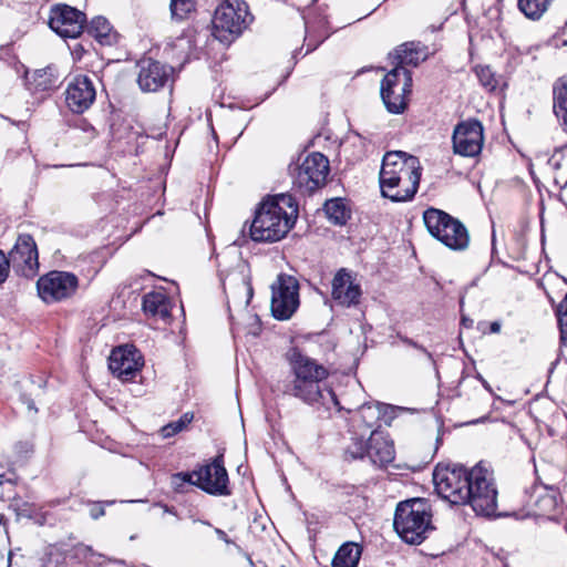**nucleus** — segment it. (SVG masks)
Returning <instances> with one entry per match:
<instances>
[{
  "mask_svg": "<svg viewBox=\"0 0 567 567\" xmlns=\"http://www.w3.org/2000/svg\"><path fill=\"white\" fill-rule=\"evenodd\" d=\"M288 360L292 377L284 381L281 389L284 394L293 396L308 405L323 406L326 410L334 406L341 410L334 392L322 386V382L329 374L322 364L298 349H291L288 352Z\"/></svg>",
  "mask_w": 567,
  "mask_h": 567,
  "instance_id": "1",
  "label": "nucleus"
},
{
  "mask_svg": "<svg viewBox=\"0 0 567 567\" xmlns=\"http://www.w3.org/2000/svg\"><path fill=\"white\" fill-rule=\"evenodd\" d=\"M422 166L416 156L402 151L386 152L379 174L381 194L394 203L409 202L417 192Z\"/></svg>",
  "mask_w": 567,
  "mask_h": 567,
  "instance_id": "2",
  "label": "nucleus"
},
{
  "mask_svg": "<svg viewBox=\"0 0 567 567\" xmlns=\"http://www.w3.org/2000/svg\"><path fill=\"white\" fill-rule=\"evenodd\" d=\"M298 216V204L290 194L264 200L256 210L249 235L257 243H276L286 237Z\"/></svg>",
  "mask_w": 567,
  "mask_h": 567,
  "instance_id": "3",
  "label": "nucleus"
},
{
  "mask_svg": "<svg viewBox=\"0 0 567 567\" xmlns=\"http://www.w3.org/2000/svg\"><path fill=\"white\" fill-rule=\"evenodd\" d=\"M431 512L423 498H411L400 502L396 506L393 527L398 535L408 544L419 545L433 530Z\"/></svg>",
  "mask_w": 567,
  "mask_h": 567,
  "instance_id": "4",
  "label": "nucleus"
},
{
  "mask_svg": "<svg viewBox=\"0 0 567 567\" xmlns=\"http://www.w3.org/2000/svg\"><path fill=\"white\" fill-rule=\"evenodd\" d=\"M466 495L472 509L484 517H499L497 513V488L494 481L493 472L483 464L477 463L471 468L470 481Z\"/></svg>",
  "mask_w": 567,
  "mask_h": 567,
  "instance_id": "5",
  "label": "nucleus"
},
{
  "mask_svg": "<svg viewBox=\"0 0 567 567\" xmlns=\"http://www.w3.org/2000/svg\"><path fill=\"white\" fill-rule=\"evenodd\" d=\"M423 220L429 233L447 248L465 250L468 247L470 235L466 227L450 214L431 207L423 213Z\"/></svg>",
  "mask_w": 567,
  "mask_h": 567,
  "instance_id": "6",
  "label": "nucleus"
},
{
  "mask_svg": "<svg viewBox=\"0 0 567 567\" xmlns=\"http://www.w3.org/2000/svg\"><path fill=\"white\" fill-rule=\"evenodd\" d=\"M252 16L244 0H226L213 19L214 34L220 42L230 43L249 25Z\"/></svg>",
  "mask_w": 567,
  "mask_h": 567,
  "instance_id": "7",
  "label": "nucleus"
},
{
  "mask_svg": "<svg viewBox=\"0 0 567 567\" xmlns=\"http://www.w3.org/2000/svg\"><path fill=\"white\" fill-rule=\"evenodd\" d=\"M471 470L461 464H437L433 471V483L440 497L452 505H466Z\"/></svg>",
  "mask_w": 567,
  "mask_h": 567,
  "instance_id": "8",
  "label": "nucleus"
},
{
  "mask_svg": "<svg viewBox=\"0 0 567 567\" xmlns=\"http://www.w3.org/2000/svg\"><path fill=\"white\" fill-rule=\"evenodd\" d=\"M412 89V73L405 68H393L381 81V99L388 112L401 114L408 106Z\"/></svg>",
  "mask_w": 567,
  "mask_h": 567,
  "instance_id": "9",
  "label": "nucleus"
},
{
  "mask_svg": "<svg viewBox=\"0 0 567 567\" xmlns=\"http://www.w3.org/2000/svg\"><path fill=\"white\" fill-rule=\"evenodd\" d=\"M79 288V278L69 271L52 270L38 279L39 297L45 303L60 302L73 297Z\"/></svg>",
  "mask_w": 567,
  "mask_h": 567,
  "instance_id": "10",
  "label": "nucleus"
},
{
  "mask_svg": "<svg viewBox=\"0 0 567 567\" xmlns=\"http://www.w3.org/2000/svg\"><path fill=\"white\" fill-rule=\"evenodd\" d=\"M271 312L278 320H288L299 307V284L288 275H279L271 286Z\"/></svg>",
  "mask_w": 567,
  "mask_h": 567,
  "instance_id": "11",
  "label": "nucleus"
},
{
  "mask_svg": "<svg viewBox=\"0 0 567 567\" xmlns=\"http://www.w3.org/2000/svg\"><path fill=\"white\" fill-rule=\"evenodd\" d=\"M196 487L205 493L215 496H228L230 489L228 487L229 478L224 463V454L219 453L210 462L200 465L197 468V478H195Z\"/></svg>",
  "mask_w": 567,
  "mask_h": 567,
  "instance_id": "12",
  "label": "nucleus"
},
{
  "mask_svg": "<svg viewBox=\"0 0 567 567\" xmlns=\"http://www.w3.org/2000/svg\"><path fill=\"white\" fill-rule=\"evenodd\" d=\"M453 152L463 157H475L482 152L484 128L478 120L457 123L452 134Z\"/></svg>",
  "mask_w": 567,
  "mask_h": 567,
  "instance_id": "13",
  "label": "nucleus"
},
{
  "mask_svg": "<svg viewBox=\"0 0 567 567\" xmlns=\"http://www.w3.org/2000/svg\"><path fill=\"white\" fill-rule=\"evenodd\" d=\"M9 266L11 265L14 271L25 278H32L39 270V255L37 244L33 237L29 234H21L18 236L14 246L9 251L7 257Z\"/></svg>",
  "mask_w": 567,
  "mask_h": 567,
  "instance_id": "14",
  "label": "nucleus"
},
{
  "mask_svg": "<svg viewBox=\"0 0 567 567\" xmlns=\"http://www.w3.org/2000/svg\"><path fill=\"white\" fill-rule=\"evenodd\" d=\"M85 14L68 4H56L51 9L49 25L62 38H78L84 29Z\"/></svg>",
  "mask_w": 567,
  "mask_h": 567,
  "instance_id": "15",
  "label": "nucleus"
},
{
  "mask_svg": "<svg viewBox=\"0 0 567 567\" xmlns=\"http://www.w3.org/2000/svg\"><path fill=\"white\" fill-rule=\"evenodd\" d=\"M328 173V158L321 153H311L298 167L296 184L306 192L312 193L326 184Z\"/></svg>",
  "mask_w": 567,
  "mask_h": 567,
  "instance_id": "16",
  "label": "nucleus"
},
{
  "mask_svg": "<svg viewBox=\"0 0 567 567\" xmlns=\"http://www.w3.org/2000/svg\"><path fill=\"white\" fill-rule=\"evenodd\" d=\"M137 84L143 92H157L172 79L174 69L152 59H143L137 64Z\"/></svg>",
  "mask_w": 567,
  "mask_h": 567,
  "instance_id": "17",
  "label": "nucleus"
},
{
  "mask_svg": "<svg viewBox=\"0 0 567 567\" xmlns=\"http://www.w3.org/2000/svg\"><path fill=\"white\" fill-rule=\"evenodd\" d=\"M96 96L93 81L87 75H76L65 91L68 107L76 114H82L91 107Z\"/></svg>",
  "mask_w": 567,
  "mask_h": 567,
  "instance_id": "18",
  "label": "nucleus"
},
{
  "mask_svg": "<svg viewBox=\"0 0 567 567\" xmlns=\"http://www.w3.org/2000/svg\"><path fill=\"white\" fill-rule=\"evenodd\" d=\"M141 357L133 347H118L112 350L109 358V369L116 378L122 381L132 380L140 371L142 363Z\"/></svg>",
  "mask_w": 567,
  "mask_h": 567,
  "instance_id": "19",
  "label": "nucleus"
},
{
  "mask_svg": "<svg viewBox=\"0 0 567 567\" xmlns=\"http://www.w3.org/2000/svg\"><path fill=\"white\" fill-rule=\"evenodd\" d=\"M360 285L354 284L350 272L346 268L337 271L332 279V298L343 307L357 306L361 297Z\"/></svg>",
  "mask_w": 567,
  "mask_h": 567,
  "instance_id": "20",
  "label": "nucleus"
},
{
  "mask_svg": "<svg viewBox=\"0 0 567 567\" xmlns=\"http://www.w3.org/2000/svg\"><path fill=\"white\" fill-rule=\"evenodd\" d=\"M60 74L53 65L32 72L25 71L27 89L34 95L52 92L60 86Z\"/></svg>",
  "mask_w": 567,
  "mask_h": 567,
  "instance_id": "21",
  "label": "nucleus"
},
{
  "mask_svg": "<svg viewBox=\"0 0 567 567\" xmlns=\"http://www.w3.org/2000/svg\"><path fill=\"white\" fill-rule=\"evenodd\" d=\"M383 408L384 406L380 403L362 404L351 419L353 433L371 435L372 430L379 431Z\"/></svg>",
  "mask_w": 567,
  "mask_h": 567,
  "instance_id": "22",
  "label": "nucleus"
},
{
  "mask_svg": "<svg viewBox=\"0 0 567 567\" xmlns=\"http://www.w3.org/2000/svg\"><path fill=\"white\" fill-rule=\"evenodd\" d=\"M393 442L383 432L372 430L369 435V460L378 467H384L394 460Z\"/></svg>",
  "mask_w": 567,
  "mask_h": 567,
  "instance_id": "23",
  "label": "nucleus"
},
{
  "mask_svg": "<svg viewBox=\"0 0 567 567\" xmlns=\"http://www.w3.org/2000/svg\"><path fill=\"white\" fill-rule=\"evenodd\" d=\"M145 315L166 321L171 318V301L162 291H151L143 297Z\"/></svg>",
  "mask_w": 567,
  "mask_h": 567,
  "instance_id": "24",
  "label": "nucleus"
},
{
  "mask_svg": "<svg viewBox=\"0 0 567 567\" xmlns=\"http://www.w3.org/2000/svg\"><path fill=\"white\" fill-rule=\"evenodd\" d=\"M89 35L102 45H112L116 42V32L104 17H95L86 27Z\"/></svg>",
  "mask_w": 567,
  "mask_h": 567,
  "instance_id": "25",
  "label": "nucleus"
},
{
  "mask_svg": "<svg viewBox=\"0 0 567 567\" xmlns=\"http://www.w3.org/2000/svg\"><path fill=\"white\" fill-rule=\"evenodd\" d=\"M390 59L394 68L417 66L421 61V52L413 42H408L398 47L394 53H390Z\"/></svg>",
  "mask_w": 567,
  "mask_h": 567,
  "instance_id": "26",
  "label": "nucleus"
},
{
  "mask_svg": "<svg viewBox=\"0 0 567 567\" xmlns=\"http://www.w3.org/2000/svg\"><path fill=\"white\" fill-rule=\"evenodd\" d=\"M549 167L554 171V182L560 188L567 186V144L556 148L548 159Z\"/></svg>",
  "mask_w": 567,
  "mask_h": 567,
  "instance_id": "27",
  "label": "nucleus"
},
{
  "mask_svg": "<svg viewBox=\"0 0 567 567\" xmlns=\"http://www.w3.org/2000/svg\"><path fill=\"white\" fill-rule=\"evenodd\" d=\"M362 554V548L352 542L344 543L337 550L332 567H357Z\"/></svg>",
  "mask_w": 567,
  "mask_h": 567,
  "instance_id": "28",
  "label": "nucleus"
},
{
  "mask_svg": "<svg viewBox=\"0 0 567 567\" xmlns=\"http://www.w3.org/2000/svg\"><path fill=\"white\" fill-rule=\"evenodd\" d=\"M327 218L337 226H343L351 217V209L343 198L336 197L324 203Z\"/></svg>",
  "mask_w": 567,
  "mask_h": 567,
  "instance_id": "29",
  "label": "nucleus"
},
{
  "mask_svg": "<svg viewBox=\"0 0 567 567\" xmlns=\"http://www.w3.org/2000/svg\"><path fill=\"white\" fill-rule=\"evenodd\" d=\"M554 112L563 120L564 130L567 133V76L559 78L553 87Z\"/></svg>",
  "mask_w": 567,
  "mask_h": 567,
  "instance_id": "30",
  "label": "nucleus"
},
{
  "mask_svg": "<svg viewBox=\"0 0 567 567\" xmlns=\"http://www.w3.org/2000/svg\"><path fill=\"white\" fill-rule=\"evenodd\" d=\"M554 0H517L519 11L529 20H539Z\"/></svg>",
  "mask_w": 567,
  "mask_h": 567,
  "instance_id": "31",
  "label": "nucleus"
},
{
  "mask_svg": "<svg viewBox=\"0 0 567 567\" xmlns=\"http://www.w3.org/2000/svg\"><path fill=\"white\" fill-rule=\"evenodd\" d=\"M364 437V433H353L351 443L346 450L347 457H350L351 460L363 458L365 456L368 457L369 439L365 441Z\"/></svg>",
  "mask_w": 567,
  "mask_h": 567,
  "instance_id": "32",
  "label": "nucleus"
},
{
  "mask_svg": "<svg viewBox=\"0 0 567 567\" xmlns=\"http://www.w3.org/2000/svg\"><path fill=\"white\" fill-rule=\"evenodd\" d=\"M535 506L539 513V515L550 516L551 513L558 506L557 493L555 489H547L545 494L540 495L535 502Z\"/></svg>",
  "mask_w": 567,
  "mask_h": 567,
  "instance_id": "33",
  "label": "nucleus"
},
{
  "mask_svg": "<svg viewBox=\"0 0 567 567\" xmlns=\"http://www.w3.org/2000/svg\"><path fill=\"white\" fill-rule=\"evenodd\" d=\"M474 71L481 85L485 90L488 92L496 90L499 80L488 65H477Z\"/></svg>",
  "mask_w": 567,
  "mask_h": 567,
  "instance_id": "34",
  "label": "nucleus"
},
{
  "mask_svg": "<svg viewBox=\"0 0 567 567\" xmlns=\"http://www.w3.org/2000/svg\"><path fill=\"white\" fill-rule=\"evenodd\" d=\"M194 419V414L186 412L178 420L173 421L161 429L163 437H172L182 432Z\"/></svg>",
  "mask_w": 567,
  "mask_h": 567,
  "instance_id": "35",
  "label": "nucleus"
},
{
  "mask_svg": "<svg viewBox=\"0 0 567 567\" xmlns=\"http://www.w3.org/2000/svg\"><path fill=\"white\" fill-rule=\"evenodd\" d=\"M172 19L182 21L195 9V0H171Z\"/></svg>",
  "mask_w": 567,
  "mask_h": 567,
  "instance_id": "36",
  "label": "nucleus"
},
{
  "mask_svg": "<svg viewBox=\"0 0 567 567\" xmlns=\"http://www.w3.org/2000/svg\"><path fill=\"white\" fill-rule=\"evenodd\" d=\"M556 315L560 331V341L564 346H567V293L557 306Z\"/></svg>",
  "mask_w": 567,
  "mask_h": 567,
  "instance_id": "37",
  "label": "nucleus"
},
{
  "mask_svg": "<svg viewBox=\"0 0 567 567\" xmlns=\"http://www.w3.org/2000/svg\"><path fill=\"white\" fill-rule=\"evenodd\" d=\"M13 506L17 512V515L20 517L32 519L35 518L37 516V508L32 504H29L27 502H16Z\"/></svg>",
  "mask_w": 567,
  "mask_h": 567,
  "instance_id": "38",
  "label": "nucleus"
},
{
  "mask_svg": "<svg viewBox=\"0 0 567 567\" xmlns=\"http://www.w3.org/2000/svg\"><path fill=\"white\" fill-rule=\"evenodd\" d=\"M398 338L403 343H405V344H408V346H410V347L421 351L422 353H424L429 358V360H433L432 353L429 352L422 344H420V343L415 342L414 340H412V339H410V338H408L405 336H402L400 333L398 334Z\"/></svg>",
  "mask_w": 567,
  "mask_h": 567,
  "instance_id": "39",
  "label": "nucleus"
},
{
  "mask_svg": "<svg viewBox=\"0 0 567 567\" xmlns=\"http://www.w3.org/2000/svg\"><path fill=\"white\" fill-rule=\"evenodd\" d=\"M9 271V260L4 252L0 250V285L8 279Z\"/></svg>",
  "mask_w": 567,
  "mask_h": 567,
  "instance_id": "40",
  "label": "nucleus"
},
{
  "mask_svg": "<svg viewBox=\"0 0 567 567\" xmlns=\"http://www.w3.org/2000/svg\"><path fill=\"white\" fill-rule=\"evenodd\" d=\"M113 503H114V501H110V502H105V503H101V502L93 503L91 508H90V516H91V518L99 519L100 517L104 516L105 515V509L103 507V504L111 505Z\"/></svg>",
  "mask_w": 567,
  "mask_h": 567,
  "instance_id": "41",
  "label": "nucleus"
},
{
  "mask_svg": "<svg viewBox=\"0 0 567 567\" xmlns=\"http://www.w3.org/2000/svg\"><path fill=\"white\" fill-rule=\"evenodd\" d=\"M195 478H197V470L192 472H178L176 473V480H182L185 484L196 486Z\"/></svg>",
  "mask_w": 567,
  "mask_h": 567,
  "instance_id": "42",
  "label": "nucleus"
},
{
  "mask_svg": "<svg viewBox=\"0 0 567 567\" xmlns=\"http://www.w3.org/2000/svg\"><path fill=\"white\" fill-rule=\"evenodd\" d=\"M239 277H240V280L246 289V293H247L246 305H248L254 296V289H252L251 282H250V278L243 272L239 274Z\"/></svg>",
  "mask_w": 567,
  "mask_h": 567,
  "instance_id": "43",
  "label": "nucleus"
},
{
  "mask_svg": "<svg viewBox=\"0 0 567 567\" xmlns=\"http://www.w3.org/2000/svg\"><path fill=\"white\" fill-rule=\"evenodd\" d=\"M20 400L27 406L29 412H32L33 414H35L38 412V409H37L35 404H34V401L31 398H29L25 394H22L20 396Z\"/></svg>",
  "mask_w": 567,
  "mask_h": 567,
  "instance_id": "44",
  "label": "nucleus"
},
{
  "mask_svg": "<svg viewBox=\"0 0 567 567\" xmlns=\"http://www.w3.org/2000/svg\"><path fill=\"white\" fill-rule=\"evenodd\" d=\"M172 486L175 492L183 493L185 483L182 480H176V473L172 475Z\"/></svg>",
  "mask_w": 567,
  "mask_h": 567,
  "instance_id": "45",
  "label": "nucleus"
},
{
  "mask_svg": "<svg viewBox=\"0 0 567 567\" xmlns=\"http://www.w3.org/2000/svg\"><path fill=\"white\" fill-rule=\"evenodd\" d=\"M157 506L162 507L164 513L174 515L177 519H179V516L177 515V512L174 507L168 506L166 504L158 503Z\"/></svg>",
  "mask_w": 567,
  "mask_h": 567,
  "instance_id": "46",
  "label": "nucleus"
},
{
  "mask_svg": "<svg viewBox=\"0 0 567 567\" xmlns=\"http://www.w3.org/2000/svg\"><path fill=\"white\" fill-rule=\"evenodd\" d=\"M215 534L217 535V537L223 540L224 543L226 544H231L233 542L228 538L227 534L220 529V528H215Z\"/></svg>",
  "mask_w": 567,
  "mask_h": 567,
  "instance_id": "47",
  "label": "nucleus"
},
{
  "mask_svg": "<svg viewBox=\"0 0 567 567\" xmlns=\"http://www.w3.org/2000/svg\"><path fill=\"white\" fill-rule=\"evenodd\" d=\"M499 330H501V323L499 322L494 321V322L491 323V332L492 333H497V332H499Z\"/></svg>",
  "mask_w": 567,
  "mask_h": 567,
  "instance_id": "48",
  "label": "nucleus"
},
{
  "mask_svg": "<svg viewBox=\"0 0 567 567\" xmlns=\"http://www.w3.org/2000/svg\"><path fill=\"white\" fill-rule=\"evenodd\" d=\"M461 322L466 328H471L473 326V320L470 318H466L465 316L462 317Z\"/></svg>",
  "mask_w": 567,
  "mask_h": 567,
  "instance_id": "49",
  "label": "nucleus"
},
{
  "mask_svg": "<svg viewBox=\"0 0 567 567\" xmlns=\"http://www.w3.org/2000/svg\"><path fill=\"white\" fill-rule=\"evenodd\" d=\"M385 0H377L374 1L375 2V6L373 7L372 10H370L364 17H368L370 16L371 13L375 12V10L384 2Z\"/></svg>",
  "mask_w": 567,
  "mask_h": 567,
  "instance_id": "50",
  "label": "nucleus"
},
{
  "mask_svg": "<svg viewBox=\"0 0 567 567\" xmlns=\"http://www.w3.org/2000/svg\"><path fill=\"white\" fill-rule=\"evenodd\" d=\"M478 379L480 381L482 382L483 386L488 390L489 392L492 391V388L491 385L488 384V382L482 377V375H478Z\"/></svg>",
  "mask_w": 567,
  "mask_h": 567,
  "instance_id": "51",
  "label": "nucleus"
},
{
  "mask_svg": "<svg viewBox=\"0 0 567 567\" xmlns=\"http://www.w3.org/2000/svg\"><path fill=\"white\" fill-rule=\"evenodd\" d=\"M11 123H12V124H16L17 126H19V127H20L21 130H23V131H24V130L27 128V126H28L27 122H24V121H20V122L11 121Z\"/></svg>",
  "mask_w": 567,
  "mask_h": 567,
  "instance_id": "52",
  "label": "nucleus"
},
{
  "mask_svg": "<svg viewBox=\"0 0 567 567\" xmlns=\"http://www.w3.org/2000/svg\"><path fill=\"white\" fill-rule=\"evenodd\" d=\"M446 235H447L449 237H452V236H454V233H452L451 230H447V231H446Z\"/></svg>",
  "mask_w": 567,
  "mask_h": 567,
  "instance_id": "53",
  "label": "nucleus"
},
{
  "mask_svg": "<svg viewBox=\"0 0 567 567\" xmlns=\"http://www.w3.org/2000/svg\"><path fill=\"white\" fill-rule=\"evenodd\" d=\"M200 523L204 524V525L210 526V523L207 522V520H200Z\"/></svg>",
  "mask_w": 567,
  "mask_h": 567,
  "instance_id": "54",
  "label": "nucleus"
},
{
  "mask_svg": "<svg viewBox=\"0 0 567 567\" xmlns=\"http://www.w3.org/2000/svg\"><path fill=\"white\" fill-rule=\"evenodd\" d=\"M315 48H308L307 53L311 52Z\"/></svg>",
  "mask_w": 567,
  "mask_h": 567,
  "instance_id": "55",
  "label": "nucleus"
},
{
  "mask_svg": "<svg viewBox=\"0 0 567 567\" xmlns=\"http://www.w3.org/2000/svg\"><path fill=\"white\" fill-rule=\"evenodd\" d=\"M220 279H221L223 286L225 287L226 286L225 279L224 278H220Z\"/></svg>",
  "mask_w": 567,
  "mask_h": 567,
  "instance_id": "56",
  "label": "nucleus"
},
{
  "mask_svg": "<svg viewBox=\"0 0 567 567\" xmlns=\"http://www.w3.org/2000/svg\"><path fill=\"white\" fill-rule=\"evenodd\" d=\"M2 484H3V482L0 480V485H2Z\"/></svg>",
  "mask_w": 567,
  "mask_h": 567,
  "instance_id": "57",
  "label": "nucleus"
},
{
  "mask_svg": "<svg viewBox=\"0 0 567 567\" xmlns=\"http://www.w3.org/2000/svg\"><path fill=\"white\" fill-rule=\"evenodd\" d=\"M2 476H3V475H2V474H0V477H2Z\"/></svg>",
  "mask_w": 567,
  "mask_h": 567,
  "instance_id": "58",
  "label": "nucleus"
}]
</instances>
